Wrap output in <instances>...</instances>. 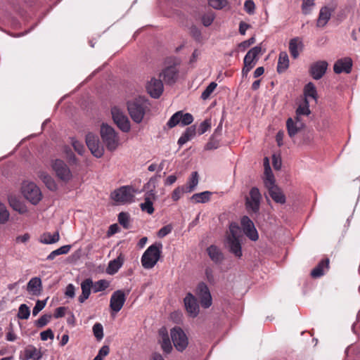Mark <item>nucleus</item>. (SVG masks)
Segmentation results:
<instances>
[{
  "label": "nucleus",
  "instance_id": "nucleus-53",
  "mask_svg": "<svg viewBox=\"0 0 360 360\" xmlns=\"http://www.w3.org/2000/svg\"><path fill=\"white\" fill-rule=\"evenodd\" d=\"M179 123H181V111L176 112L172 116L167 123V125L169 128H172Z\"/></svg>",
  "mask_w": 360,
  "mask_h": 360
},
{
  "label": "nucleus",
  "instance_id": "nucleus-19",
  "mask_svg": "<svg viewBox=\"0 0 360 360\" xmlns=\"http://www.w3.org/2000/svg\"><path fill=\"white\" fill-rule=\"evenodd\" d=\"M146 89L152 97L159 98L163 91L162 80L155 78L151 79L146 86Z\"/></svg>",
  "mask_w": 360,
  "mask_h": 360
},
{
  "label": "nucleus",
  "instance_id": "nucleus-8",
  "mask_svg": "<svg viewBox=\"0 0 360 360\" xmlns=\"http://www.w3.org/2000/svg\"><path fill=\"white\" fill-rule=\"evenodd\" d=\"M264 184L268 190L269 195L275 202L280 204L285 203V195H284L281 188L276 184L275 179H269V181H264Z\"/></svg>",
  "mask_w": 360,
  "mask_h": 360
},
{
  "label": "nucleus",
  "instance_id": "nucleus-22",
  "mask_svg": "<svg viewBox=\"0 0 360 360\" xmlns=\"http://www.w3.org/2000/svg\"><path fill=\"white\" fill-rule=\"evenodd\" d=\"M159 337L158 342L162 350L167 354L170 353L172 350V346L166 328L162 327L159 330Z\"/></svg>",
  "mask_w": 360,
  "mask_h": 360
},
{
  "label": "nucleus",
  "instance_id": "nucleus-12",
  "mask_svg": "<svg viewBox=\"0 0 360 360\" xmlns=\"http://www.w3.org/2000/svg\"><path fill=\"white\" fill-rule=\"evenodd\" d=\"M113 121L117 127L124 132H128L130 130V122L124 113L119 108L115 107L111 110Z\"/></svg>",
  "mask_w": 360,
  "mask_h": 360
},
{
  "label": "nucleus",
  "instance_id": "nucleus-36",
  "mask_svg": "<svg viewBox=\"0 0 360 360\" xmlns=\"http://www.w3.org/2000/svg\"><path fill=\"white\" fill-rule=\"evenodd\" d=\"M60 239L59 232L56 231L53 235L50 233H44L40 237V242L44 244H53Z\"/></svg>",
  "mask_w": 360,
  "mask_h": 360
},
{
  "label": "nucleus",
  "instance_id": "nucleus-39",
  "mask_svg": "<svg viewBox=\"0 0 360 360\" xmlns=\"http://www.w3.org/2000/svg\"><path fill=\"white\" fill-rule=\"evenodd\" d=\"M304 94L306 97H311L315 101L317 100V91L315 85L312 82H309L304 89Z\"/></svg>",
  "mask_w": 360,
  "mask_h": 360
},
{
  "label": "nucleus",
  "instance_id": "nucleus-63",
  "mask_svg": "<svg viewBox=\"0 0 360 360\" xmlns=\"http://www.w3.org/2000/svg\"><path fill=\"white\" fill-rule=\"evenodd\" d=\"M205 276H206V278L209 283H214V271L211 268L207 267L205 269Z\"/></svg>",
  "mask_w": 360,
  "mask_h": 360
},
{
  "label": "nucleus",
  "instance_id": "nucleus-26",
  "mask_svg": "<svg viewBox=\"0 0 360 360\" xmlns=\"http://www.w3.org/2000/svg\"><path fill=\"white\" fill-rule=\"evenodd\" d=\"M156 196L153 191L147 193L145 196V202L141 204V208L142 211L146 212L149 214H151L154 212V207L153 205V201L155 200Z\"/></svg>",
  "mask_w": 360,
  "mask_h": 360
},
{
  "label": "nucleus",
  "instance_id": "nucleus-56",
  "mask_svg": "<svg viewBox=\"0 0 360 360\" xmlns=\"http://www.w3.org/2000/svg\"><path fill=\"white\" fill-rule=\"evenodd\" d=\"M193 120V116L190 113L183 114L181 112V124L184 126L190 124Z\"/></svg>",
  "mask_w": 360,
  "mask_h": 360
},
{
  "label": "nucleus",
  "instance_id": "nucleus-10",
  "mask_svg": "<svg viewBox=\"0 0 360 360\" xmlns=\"http://www.w3.org/2000/svg\"><path fill=\"white\" fill-rule=\"evenodd\" d=\"M134 191L131 186H122L115 191L111 194V198L120 202H131L134 198Z\"/></svg>",
  "mask_w": 360,
  "mask_h": 360
},
{
  "label": "nucleus",
  "instance_id": "nucleus-41",
  "mask_svg": "<svg viewBox=\"0 0 360 360\" xmlns=\"http://www.w3.org/2000/svg\"><path fill=\"white\" fill-rule=\"evenodd\" d=\"M198 184V174L197 172H193L191 174V179L188 182V185L186 186V189L187 190L188 193L192 192L195 186Z\"/></svg>",
  "mask_w": 360,
  "mask_h": 360
},
{
  "label": "nucleus",
  "instance_id": "nucleus-7",
  "mask_svg": "<svg viewBox=\"0 0 360 360\" xmlns=\"http://www.w3.org/2000/svg\"><path fill=\"white\" fill-rule=\"evenodd\" d=\"M261 52L262 48L259 46H255L248 51L244 58V66L242 70L243 75H247L248 73L255 67L258 60V56Z\"/></svg>",
  "mask_w": 360,
  "mask_h": 360
},
{
  "label": "nucleus",
  "instance_id": "nucleus-38",
  "mask_svg": "<svg viewBox=\"0 0 360 360\" xmlns=\"http://www.w3.org/2000/svg\"><path fill=\"white\" fill-rule=\"evenodd\" d=\"M211 194L210 191L195 193L191 196V200L195 203H205L210 200Z\"/></svg>",
  "mask_w": 360,
  "mask_h": 360
},
{
  "label": "nucleus",
  "instance_id": "nucleus-32",
  "mask_svg": "<svg viewBox=\"0 0 360 360\" xmlns=\"http://www.w3.org/2000/svg\"><path fill=\"white\" fill-rule=\"evenodd\" d=\"M38 176L50 191H56L57 189V184L49 174L45 172H39Z\"/></svg>",
  "mask_w": 360,
  "mask_h": 360
},
{
  "label": "nucleus",
  "instance_id": "nucleus-11",
  "mask_svg": "<svg viewBox=\"0 0 360 360\" xmlns=\"http://www.w3.org/2000/svg\"><path fill=\"white\" fill-rule=\"evenodd\" d=\"M51 166L56 176L62 181L67 182L72 179V173L63 160H56L53 162Z\"/></svg>",
  "mask_w": 360,
  "mask_h": 360
},
{
  "label": "nucleus",
  "instance_id": "nucleus-23",
  "mask_svg": "<svg viewBox=\"0 0 360 360\" xmlns=\"http://www.w3.org/2000/svg\"><path fill=\"white\" fill-rule=\"evenodd\" d=\"M27 290L34 296H39L42 292V283L39 277L32 278L27 283Z\"/></svg>",
  "mask_w": 360,
  "mask_h": 360
},
{
  "label": "nucleus",
  "instance_id": "nucleus-1",
  "mask_svg": "<svg viewBox=\"0 0 360 360\" xmlns=\"http://www.w3.org/2000/svg\"><path fill=\"white\" fill-rule=\"evenodd\" d=\"M240 237V228L236 223H231L229 231L226 233L225 246L237 258H240L243 255Z\"/></svg>",
  "mask_w": 360,
  "mask_h": 360
},
{
  "label": "nucleus",
  "instance_id": "nucleus-14",
  "mask_svg": "<svg viewBox=\"0 0 360 360\" xmlns=\"http://www.w3.org/2000/svg\"><path fill=\"white\" fill-rule=\"evenodd\" d=\"M196 295L200 299L202 307L208 308L212 305V296L207 285L201 282L196 288Z\"/></svg>",
  "mask_w": 360,
  "mask_h": 360
},
{
  "label": "nucleus",
  "instance_id": "nucleus-31",
  "mask_svg": "<svg viewBox=\"0 0 360 360\" xmlns=\"http://www.w3.org/2000/svg\"><path fill=\"white\" fill-rule=\"evenodd\" d=\"M331 16V11L328 7H323L319 13V18L317 20L316 25L319 27H324Z\"/></svg>",
  "mask_w": 360,
  "mask_h": 360
},
{
  "label": "nucleus",
  "instance_id": "nucleus-17",
  "mask_svg": "<svg viewBox=\"0 0 360 360\" xmlns=\"http://www.w3.org/2000/svg\"><path fill=\"white\" fill-rule=\"evenodd\" d=\"M328 68V63L325 60H319L311 65L309 73L314 79H320L326 73Z\"/></svg>",
  "mask_w": 360,
  "mask_h": 360
},
{
  "label": "nucleus",
  "instance_id": "nucleus-54",
  "mask_svg": "<svg viewBox=\"0 0 360 360\" xmlns=\"http://www.w3.org/2000/svg\"><path fill=\"white\" fill-rule=\"evenodd\" d=\"M314 6V0H303L302 8L304 14H308L311 8Z\"/></svg>",
  "mask_w": 360,
  "mask_h": 360
},
{
  "label": "nucleus",
  "instance_id": "nucleus-29",
  "mask_svg": "<svg viewBox=\"0 0 360 360\" xmlns=\"http://www.w3.org/2000/svg\"><path fill=\"white\" fill-rule=\"evenodd\" d=\"M303 48V43L302 40L295 37L292 39L289 42V50L293 58H297L299 56L298 49L302 50Z\"/></svg>",
  "mask_w": 360,
  "mask_h": 360
},
{
  "label": "nucleus",
  "instance_id": "nucleus-44",
  "mask_svg": "<svg viewBox=\"0 0 360 360\" xmlns=\"http://www.w3.org/2000/svg\"><path fill=\"white\" fill-rule=\"evenodd\" d=\"M30 314V308L25 304H21L18 309V317L20 319H27Z\"/></svg>",
  "mask_w": 360,
  "mask_h": 360
},
{
  "label": "nucleus",
  "instance_id": "nucleus-3",
  "mask_svg": "<svg viewBox=\"0 0 360 360\" xmlns=\"http://www.w3.org/2000/svg\"><path fill=\"white\" fill-rule=\"evenodd\" d=\"M161 243H155L148 248L141 257V264L145 269H152L161 257Z\"/></svg>",
  "mask_w": 360,
  "mask_h": 360
},
{
  "label": "nucleus",
  "instance_id": "nucleus-15",
  "mask_svg": "<svg viewBox=\"0 0 360 360\" xmlns=\"http://www.w3.org/2000/svg\"><path fill=\"white\" fill-rule=\"evenodd\" d=\"M241 226L243 233L251 240L256 241L258 240V233L255 229V224L247 216H244L241 219Z\"/></svg>",
  "mask_w": 360,
  "mask_h": 360
},
{
  "label": "nucleus",
  "instance_id": "nucleus-60",
  "mask_svg": "<svg viewBox=\"0 0 360 360\" xmlns=\"http://www.w3.org/2000/svg\"><path fill=\"white\" fill-rule=\"evenodd\" d=\"M211 127V122L210 120H205L203 121L198 129V132L200 134H203L205 132H206Z\"/></svg>",
  "mask_w": 360,
  "mask_h": 360
},
{
  "label": "nucleus",
  "instance_id": "nucleus-55",
  "mask_svg": "<svg viewBox=\"0 0 360 360\" xmlns=\"http://www.w3.org/2000/svg\"><path fill=\"white\" fill-rule=\"evenodd\" d=\"M214 19V14L213 13H209L202 16V22L205 27H208L212 23Z\"/></svg>",
  "mask_w": 360,
  "mask_h": 360
},
{
  "label": "nucleus",
  "instance_id": "nucleus-34",
  "mask_svg": "<svg viewBox=\"0 0 360 360\" xmlns=\"http://www.w3.org/2000/svg\"><path fill=\"white\" fill-rule=\"evenodd\" d=\"M329 259H326L321 261L319 264L311 271V276L312 278H319L323 275L324 268H328Z\"/></svg>",
  "mask_w": 360,
  "mask_h": 360
},
{
  "label": "nucleus",
  "instance_id": "nucleus-62",
  "mask_svg": "<svg viewBox=\"0 0 360 360\" xmlns=\"http://www.w3.org/2000/svg\"><path fill=\"white\" fill-rule=\"evenodd\" d=\"M72 146L74 147L75 150L79 155H82V153H83V152L84 150V146L82 145V143H81L78 141L72 140Z\"/></svg>",
  "mask_w": 360,
  "mask_h": 360
},
{
  "label": "nucleus",
  "instance_id": "nucleus-5",
  "mask_svg": "<svg viewBox=\"0 0 360 360\" xmlns=\"http://www.w3.org/2000/svg\"><path fill=\"white\" fill-rule=\"evenodd\" d=\"M21 189L23 196L33 205L38 204L42 198L40 188L33 182H23Z\"/></svg>",
  "mask_w": 360,
  "mask_h": 360
},
{
  "label": "nucleus",
  "instance_id": "nucleus-47",
  "mask_svg": "<svg viewBox=\"0 0 360 360\" xmlns=\"http://www.w3.org/2000/svg\"><path fill=\"white\" fill-rule=\"evenodd\" d=\"M9 213L6 206L0 202V223L4 224L8 220Z\"/></svg>",
  "mask_w": 360,
  "mask_h": 360
},
{
  "label": "nucleus",
  "instance_id": "nucleus-21",
  "mask_svg": "<svg viewBox=\"0 0 360 360\" xmlns=\"http://www.w3.org/2000/svg\"><path fill=\"white\" fill-rule=\"evenodd\" d=\"M352 60L350 58H344L338 60L333 66V70L336 74L342 72L349 73L352 70Z\"/></svg>",
  "mask_w": 360,
  "mask_h": 360
},
{
  "label": "nucleus",
  "instance_id": "nucleus-37",
  "mask_svg": "<svg viewBox=\"0 0 360 360\" xmlns=\"http://www.w3.org/2000/svg\"><path fill=\"white\" fill-rule=\"evenodd\" d=\"M195 126L188 127L184 134L179 139L178 143L182 146L193 138L195 135Z\"/></svg>",
  "mask_w": 360,
  "mask_h": 360
},
{
  "label": "nucleus",
  "instance_id": "nucleus-30",
  "mask_svg": "<svg viewBox=\"0 0 360 360\" xmlns=\"http://www.w3.org/2000/svg\"><path fill=\"white\" fill-rule=\"evenodd\" d=\"M207 254L210 259L215 263H221L224 260V255L221 251L215 245H210L207 249Z\"/></svg>",
  "mask_w": 360,
  "mask_h": 360
},
{
  "label": "nucleus",
  "instance_id": "nucleus-57",
  "mask_svg": "<svg viewBox=\"0 0 360 360\" xmlns=\"http://www.w3.org/2000/svg\"><path fill=\"white\" fill-rule=\"evenodd\" d=\"M46 306V300H38L36 302L34 307L32 309L33 316H37L40 311H41Z\"/></svg>",
  "mask_w": 360,
  "mask_h": 360
},
{
  "label": "nucleus",
  "instance_id": "nucleus-43",
  "mask_svg": "<svg viewBox=\"0 0 360 360\" xmlns=\"http://www.w3.org/2000/svg\"><path fill=\"white\" fill-rule=\"evenodd\" d=\"M311 113L309 110V101L305 98L304 101V104L300 105L296 110L297 115H309Z\"/></svg>",
  "mask_w": 360,
  "mask_h": 360
},
{
  "label": "nucleus",
  "instance_id": "nucleus-42",
  "mask_svg": "<svg viewBox=\"0 0 360 360\" xmlns=\"http://www.w3.org/2000/svg\"><path fill=\"white\" fill-rule=\"evenodd\" d=\"M264 181H269V179H274V176L272 173L271 169L269 165V161L268 158H265L264 159Z\"/></svg>",
  "mask_w": 360,
  "mask_h": 360
},
{
  "label": "nucleus",
  "instance_id": "nucleus-20",
  "mask_svg": "<svg viewBox=\"0 0 360 360\" xmlns=\"http://www.w3.org/2000/svg\"><path fill=\"white\" fill-rule=\"evenodd\" d=\"M179 70L175 65H171L165 68L160 74V77H162L163 81L167 84L174 83L178 78Z\"/></svg>",
  "mask_w": 360,
  "mask_h": 360
},
{
  "label": "nucleus",
  "instance_id": "nucleus-2",
  "mask_svg": "<svg viewBox=\"0 0 360 360\" xmlns=\"http://www.w3.org/2000/svg\"><path fill=\"white\" fill-rule=\"evenodd\" d=\"M100 134L102 141L108 150L113 151L118 147L120 139L112 127L103 123L101 126Z\"/></svg>",
  "mask_w": 360,
  "mask_h": 360
},
{
  "label": "nucleus",
  "instance_id": "nucleus-13",
  "mask_svg": "<svg viewBox=\"0 0 360 360\" xmlns=\"http://www.w3.org/2000/svg\"><path fill=\"white\" fill-rule=\"evenodd\" d=\"M86 143L91 153L96 158H101L104 153V148L100 144L98 138L92 133L86 136Z\"/></svg>",
  "mask_w": 360,
  "mask_h": 360
},
{
  "label": "nucleus",
  "instance_id": "nucleus-52",
  "mask_svg": "<svg viewBox=\"0 0 360 360\" xmlns=\"http://www.w3.org/2000/svg\"><path fill=\"white\" fill-rule=\"evenodd\" d=\"M109 286V282L105 280H100L95 283L94 286V292H99L105 290Z\"/></svg>",
  "mask_w": 360,
  "mask_h": 360
},
{
  "label": "nucleus",
  "instance_id": "nucleus-45",
  "mask_svg": "<svg viewBox=\"0 0 360 360\" xmlns=\"http://www.w3.org/2000/svg\"><path fill=\"white\" fill-rule=\"evenodd\" d=\"M119 223L124 228L129 229V216L127 213L120 212L118 215Z\"/></svg>",
  "mask_w": 360,
  "mask_h": 360
},
{
  "label": "nucleus",
  "instance_id": "nucleus-46",
  "mask_svg": "<svg viewBox=\"0 0 360 360\" xmlns=\"http://www.w3.org/2000/svg\"><path fill=\"white\" fill-rule=\"evenodd\" d=\"M217 86V84L214 82H211L207 88L205 89V91L202 93L201 98L203 100L207 99L210 94L214 91V90L216 89Z\"/></svg>",
  "mask_w": 360,
  "mask_h": 360
},
{
  "label": "nucleus",
  "instance_id": "nucleus-25",
  "mask_svg": "<svg viewBox=\"0 0 360 360\" xmlns=\"http://www.w3.org/2000/svg\"><path fill=\"white\" fill-rule=\"evenodd\" d=\"M286 127L289 136L292 138L300 132L305 127V125L303 122L294 123V120L290 117L286 121Z\"/></svg>",
  "mask_w": 360,
  "mask_h": 360
},
{
  "label": "nucleus",
  "instance_id": "nucleus-9",
  "mask_svg": "<svg viewBox=\"0 0 360 360\" xmlns=\"http://www.w3.org/2000/svg\"><path fill=\"white\" fill-rule=\"evenodd\" d=\"M262 195L257 187L250 189L249 197L245 199V205L249 211L254 213L259 212Z\"/></svg>",
  "mask_w": 360,
  "mask_h": 360
},
{
  "label": "nucleus",
  "instance_id": "nucleus-61",
  "mask_svg": "<svg viewBox=\"0 0 360 360\" xmlns=\"http://www.w3.org/2000/svg\"><path fill=\"white\" fill-rule=\"evenodd\" d=\"M41 339L43 341L46 340L48 338L53 340L54 338L53 333L51 329H47L46 330L42 331L40 333Z\"/></svg>",
  "mask_w": 360,
  "mask_h": 360
},
{
  "label": "nucleus",
  "instance_id": "nucleus-51",
  "mask_svg": "<svg viewBox=\"0 0 360 360\" xmlns=\"http://www.w3.org/2000/svg\"><path fill=\"white\" fill-rule=\"evenodd\" d=\"M51 314H44L41 316L35 323V325L38 328H43L51 320Z\"/></svg>",
  "mask_w": 360,
  "mask_h": 360
},
{
  "label": "nucleus",
  "instance_id": "nucleus-28",
  "mask_svg": "<svg viewBox=\"0 0 360 360\" xmlns=\"http://www.w3.org/2000/svg\"><path fill=\"white\" fill-rule=\"evenodd\" d=\"M92 284H93V282L89 278L84 280L81 283L82 294L79 295V297L78 298L79 302L80 303H83L89 297Z\"/></svg>",
  "mask_w": 360,
  "mask_h": 360
},
{
  "label": "nucleus",
  "instance_id": "nucleus-35",
  "mask_svg": "<svg viewBox=\"0 0 360 360\" xmlns=\"http://www.w3.org/2000/svg\"><path fill=\"white\" fill-rule=\"evenodd\" d=\"M8 202L10 205L13 210L18 211L20 214H24L27 212V208L15 196L10 195L8 197Z\"/></svg>",
  "mask_w": 360,
  "mask_h": 360
},
{
  "label": "nucleus",
  "instance_id": "nucleus-33",
  "mask_svg": "<svg viewBox=\"0 0 360 360\" xmlns=\"http://www.w3.org/2000/svg\"><path fill=\"white\" fill-rule=\"evenodd\" d=\"M289 67V58L286 52L283 51L279 54L277 71L278 73L283 72Z\"/></svg>",
  "mask_w": 360,
  "mask_h": 360
},
{
  "label": "nucleus",
  "instance_id": "nucleus-4",
  "mask_svg": "<svg viewBox=\"0 0 360 360\" xmlns=\"http://www.w3.org/2000/svg\"><path fill=\"white\" fill-rule=\"evenodd\" d=\"M146 103L141 99H136L127 103L129 114L134 122L140 123L146 113Z\"/></svg>",
  "mask_w": 360,
  "mask_h": 360
},
{
  "label": "nucleus",
  "instance_id": "nucleus-27",
  "mask_svg": "<svg viewBox=\"0 0 360 360\" xmlns=\"http://www.w3.org/2000/svg\"><path fill=\"white\" fill-rule=\"evenodd\" d=\"M124 260V258L123 255L120 254V255L116 259L109 262L108 266L106 269V272L110 275L115 274L122 266Z\"/></svg>",
  "mask_w": 360,
  "mask_h": 360
},
{
  "label": "nucleus",
  "instance_id": "nucleus-49",
  "mask_svg": "<svg viewBox=\"0 0 360 360\" xmlns=\"http://www.w3.org/2000/svg\"><path fill=\"white\" fill-rule=\"evenodd\" d=\"M227 4L226 0H209V5L214 9H221Z\"/></svg>",
  "mask_w": 360,
  "mask_h": 360
},
{
  "label": "nucleus",
  "instance_id": "nucleus-18",
  "mask_svg": "<svg viewBox=\"0 0 360 360\" xmlns=\"http://www.w3.org/2000/svg\"><path fill=\"white\" fill-rule=\"evenodd\" d=\"M184 304L186 311L191 317H195L199 313V306L195 297L191 294L188 293L184 298Z\"/></svg>",
  "mask_w": 360,
  "mask_h": 360
},
{
  "label": "nucleus",
  "instance_id": "nucleus-64",
  "mask_svg": "<svg viewBox=\"0 0 360 360\" xmlns=\"http://www.w3.org/2000/svg\"><path fill=\"white\" fill-rule=\"evenodd\" d=\"M272 165L276 170H279L282 165L281 158L279 157H277L276 155H274L272 156Z\"/></svg>",
  "mask_w": 360,
  "mask_h": 360
},
{
  "label": "nucleus",
  "instance_id": "nucleus-48",
  "mask_svg": "<svg viewBox=\"0 0 360 360\" xmlns=\"http://www.w3.org/2000/svg\"><path fill=\"white\" fill-rule=\"evenodd\" d=\"M184 193H188L185 186L177 187L172 192V200L174 201H177Z\"/></svg>",
  "mask_w": 360,
  "mask_h": 360
},
{
  "label": "nucleus",
  "instance_id": "nucleus-6",
  "mask_svg": "<svg viewBox=\"0 0 360 360\" xmlns=\"http://www.w3.org/2000/svg\"><path fill=\"white\" fill-rule=\"evenodd\" d=\"M170 335L175 348L179 352L185 350L188 339L184 331L180 327H174L170 330Z\"/></svg>",
  "mask_w": 360,
  "mask_h": 360
},
{
  "label": "nucleus",
  "instance_id": "nucleus-40",
  "mask_svg": "<svg viewBox=\"0 0 360 360\" xmlns=\"http://www.w3.org/2000/svg\"><path fill=\"white\" fill-rule=\"evenodd\" d=\"M70 248H71V246L68 245L62 246L60 248L51 252L47 257V259L49 260H52L57 255L67 254L70 251Z\"/></svg>",
  "mask_w": 360,
  "mask_h": 360
},
{
  "label": "nucleus",
  "instance_id": "nucleus-50",
  "mask_svg": "<svg viewBox=\"0 0 360 360\" xmlns=\"http://www.w3.org/2000/svg\"><path fill=\"white\" fill-rule=\"evenodd\" d=\"M94 335L98 340H100L103 337V329L101 323H97L93 326Z\"/></svg>",
  "mask_w": 360,
  "mask_h": 360
},
{
  "label": "nucleus",
  "instance_id": "nucleus-24",
  "mask_svg": "<svg viewBox=\"0 0 360 360\" xmlns=\"http://www.w3.org/2000/svg\"><path fill=\"white\" fill-rule=\"evenodd\" d=\"M42 357L41 352L32 345L27 346L24 351V355L20 357L21 360H39Z\"/></svg>",
  "mask_w": 360,
  "mask_h": 360
},
{
  "label": "nucleus",
  "instance_id": "nucleus-16",
  "mask_svg": "<svg viewBox=\"0 0 360 360\" xmlns=\"http://www.w3.org/2000/svg\"><path fill=\"white\" fill-rule=\"evenodd\" d=\"M126 300V295L124 291L118 290L115 291L110 298V307L115 311L118 312L122 308Z\"/></svg>",
  "mask_w": 360,
  "mask_h": 360
},
{
  "label": "nucleus",
  "instance_id": "nucleus-59",
  "mask_svg": "<svg viewBox=\"0 0 360 360\" xmlns=\"http://www.w3.org/2000/svg\"><path fill=\"white\" fill-rule=\"evenodd\" d=\"M172 226L171 224L165 226L159 230V231L158 232V236L159 238H163L167 234H169L172 231Z\"/></svg>",
  "mask_w": 360,
  "mask_h": 360
},
{
  "label": "nucleus",
  "instance_id": "nucleus-58",
  "mask_svg": "<svg viewBox=\"0 0 360 360\" xmlns=\"http://www.w3.org/2000/svg\"><path fill=\"white\" fill-rule=\"evenodd\" d=\"M245 10L248 14H253L255 10V4L252 0H248L244 4Z\"/></svg>",
  "mask_w": 360,
  "mask_h": 360
}]
</instances>
